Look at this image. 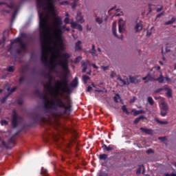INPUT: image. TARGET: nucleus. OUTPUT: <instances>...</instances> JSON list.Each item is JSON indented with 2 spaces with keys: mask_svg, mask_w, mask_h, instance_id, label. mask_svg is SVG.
Segmentation results:
<instances>
[{
  "mask_svg": "<svg viewBox=\"0 0 176 176\" xmlns=\"http://www.w3.org/2000/svg\"><path fill=\"white\" fill-rule=\"evenodd\" d=\"M34 94L38 96L41 100L45 102L44 108L55 116H63L64 115H71L72 112V100L67 98L65 101L58 98L55 101H50L47 99V95L41 92L39 89L34 91Z\"/></svg>",
  "mask_w": 176,
  "mask_h": 176,
  "instance_id": "f257e3e1",
  "label": "nucleus"
},
{
  "mask_svg": "<svg viewBox=\"0 0 176 176\" xmlns=\"http://www.w3.org/2000/svg\"><path fill=\"white\" fill-rule=\"evenodd\" d=\"M49 17L45 16L44 12L39 14V28L42 30L40 33V40L41 42V62L44 65H47V38L50 36V28L49 27Z\"/></svg>",
  "mask_w": 176,
  "mask_h": 176,
  "instance_id": "f03ea898",
  "label": "nucleus"
},
{
  "mask_svg": "<svg viewBox=\"0 0 176 176\" xmlns=\"http://www.w3.org/2000/svg\"><path fill=\"white\" fill-rule=\"evenodd\" d=\"M54 31L56 34V39L58 43L60 45H63V34H64V30L67 28V25H63V19L60 16H54Z\"/></svg>",
  "mask_w": 176,
  "mask_h": 176,
  "instance_id": "7ed1b4c3",
  "label": "nucleus"
},
{
  "mask_svg": "<svg viewBox=\"0 0 176 176\" xmlns=\"http://www.w3.org/2000/svg\"><path fill=\"white\" fill-rule=\"evenodd\" d=\"M56 87L63 93H71V89L68 87V78L66 75L62 77L61 80H58L56 82Z\"/></svg>",
  "mask_w": 176,
  "mask_h": 176,
  "instance_id": "20e7f679",
  "label": "nucleus"
},
{
  "mask_svg": "<svg viewBox=\"0 0 176 176\" xmlns=\"http://www.w3.org/2000/svg\"><path fill=\"white\" fill-rule=\"evenodd\" d=\"M63 60H60L58 61V65L61 67L62 69L64 71V72H65V74H68V72H69V69L68 68V60L71 58V54H63Z\"/></svg>",
  "mask_w": 176,
  "mask_h": 176,
  "instance_id": "39448f33",
  "label": "nucleus"
},
{
  "mask_svg": "<svg viewBox=\"0 0 176 176\" xmlns=\"http://www.w3.org/2000/svg\"><path fill=\"white\" fill-rule=\"evenodd\" d=\"M47 2H52L54 1V0H46ZM36 7L38 9H43V10H46V3L43 0H36Z\"/></svg>",
  "mask_w": 176,
  "mask_h": 176,
  "instance_id": "423d86ee",
  "label": "nucleus"
},
{
  "mask_svg": "<svg viewBox=\"0 0 176 176\" xmlns=\"http://www.w3.org/2000/svg\"><path fill=\"white\" fill-rule=\"evenodd\" d=\"M19 119H20V117H19L16 111H14V113L12 116V120L11 122V124L14 129H16V127L19 126Z\"/></svg>",
  "mask_w": 176,
  "mask_h": 176,
  "instance_id": "0eeeda50",
  "label": "nucleus"
},
{
  "mask_svg": "<svg viewBox=\"0 0 176 176\" xmlns=\"http://www.w3.org/2000/svg\"><path fill=\"white\" fill-rule=\"evenodd\" d=\"M14 141H16V139L14 137H12L8 140V144H6V142L2 141L1 145L4 146V148H6V149H12V147L9 146L11 144H14Z\"/></svg>",
  "mask_w": 176,
  "mask_h": 176,
  "instance_id": "6e6552de",
  "label": "nucleus"
},
{
  "mask_svg": "<svg viewBox=\"0 0 176 176\" xmlns=\"http://www.w3.org/2000/svg\"><path fill=\"white\" fill-rule=\"evenodd\" d=\"M129 80L131 83H140L141 82V77L140 76H129Z\"/></svg>",
  "mask_w": 176,
  "mask_h": 176,
  "instance_id": "1a4fd4ad",
  "label": "nucleus"
},
{
  "mask_svg": "<svg viewBox=\"0 0 176 176\" xmlns=\"http://www.w3.org/2000/svg\"><path fill=\"white\" fill-rule=\"evenodd\" d=\"M46 10H50L52 13H54V1H47Z\"/></svg>",
  "mask_w": 176,
  "mask_h": 176,
  "instance_id": "9d476101",
  "label": "nucleus"
},
{
  "mask_svg": "<svg viewBox=\"0 0 176 176\" xmlns=\"http://www.w3.org/2000/svg\"><path fill=\"white\" fill-rule=\"evenodd\" d=\"M76 19V21H75V23H79L80 24H83V23H85V19H83V16H82V12H77Z\"/></svg>",
  "mask_w": 176,
  "mask_h": 176,
  "instance_id": "9b49d317",
  "label": "nucleus"
},
{
  "mask_svg": "<svg viewBox=\"0 0 176 176\" xmlns=\"http://www.w3.org/2000/svg\"><path fill=\"white\" fill-rule=\"evenodd\" d=\"M81 65L82 67V74H85L86 71L87 70V66L90 65V61L89 60H83L81 62Z\"/></svg>",
  "mask_w": 176,
  "mask_h": 176,
  "instance_id": "f8f14e48",
  "label": "nucleus"
},
{
  "mask_svg": "<svg viewBox=\"0 0 176 176\" xmlns=\"http://www.w3.org/2000/svg\"><path fill=\"white\" fill-rule=\"evenodd\" d=\"M112 32L114 36H116V38H120V39H123V35H121V36L119 37V36H118V34L116 33V21H113V23Z\"/></svg>",
  "mask_w": 176,
  "mask_h": 176,
  "instance_id": "ddd939ff",
  "label": "nucleus"
},
{
  "mask_svg": "<svg viewBox=\"0 0 176 176\" xmlns=\"http://www.w3.org/2000/svg\"><path fill=\"white\" fill-rule=\"evenodd\" d=\"M70 24L72 28H76L78 31H83V27L82 25L78 24V22H72Z\"/></svg>",
  "mask_w": 176,
  "mask_h": 176,
  "instance_id": "4468645a",
  "label": "nucleus"
},
{
  "mask_svg": "<svg viewBox=\"0 0 176 176\" xmlns=\"http://www.w3.org/2000/svg\"><path fill=\"white\" fill-rule=\"evenodd\" d=\"M54 171L58 176H71L68 173L63 172L62 170L58 169L56 166H54Z\"/></svg>",
  "mask_w": 176,
  "mask_h": 176,
  "instance_id": "2eb2a0df",
  "label": "nucleus"
},
{
  "mask_svg": "<svg viewBox=\"0 0 176 176\" xmlns=\"http://www.w3.org/2000/svg\"><path fill=\"white\" fill-rule=\"evenodd\" d=\"M123 27H124V21L123 19H119L118 21V31L120 34L123 32Z\"/></svg>",
  "mask_w": 176,
  "mask_h": 176,
  "instance_id": "dca6fc26",
  "label": "nucleus"
},
{
  "mask_svg": "<svg viewBox=\"0 0 176 176\" xmlns=\"http://www.w3.org/2000/svg\"><path fill=\"white\" fill-rule=\"evenodd\" d=\"M45 78H48V79H49V84H48L47 90L49 91H50L52 90V82L53 80V77H52V75H50V74H47L45 76Z\"/></svg>",
  "mask_w": 176,
  "mask_h": 176,
  "instance_id": "f3484780",
  "label": "nucleus"
},
{
  "mask_svg": "<svg viewBox=\"0 0 176 176\" xmlns=\"http://www.w3.org/2000/svg\"><path fill=\"white\" fill-rule=\"evenodd\" d=\"M102 149H103V151H107V152H110V151H113V146L109 145V146H107V144H102Z\"/></svg>",
  "mask_w": 176,
  "mask_h": 176,
  "instance_id": "a211bd4d",
  "label": "nucleus"
},
{
  "mask_svg": "<svg viewBox=\"0 0 176 176\" xmlns=\"http://www.w3.org/2000/svg\"><path fill=\"white\" fill-rule=\"evenodd\" d=\"M142 80H146L145 83H146V82H152L155 80V78L151 76L150 73H148L145 77L142 78Z\"/></svg>",
  "mask_w": 176,
  "mask_h": 176,
  "instance_id": "6ab92c4d",
  "label": "nucleus"
},
{
  "mask_svg": "<svg viewBox=\"0 0 176 176\" xmlns=\"http://www.w3.org/2000/svg\"><path fill=\"white\" fill-rule=\"evenodd\" d=\"M131 112H133V116L145 113V111L144 110H135V109H133Z\"/></svg>",
  "mask_w": 176,
  "mask_h": 176,
  "instance_id": "aec40b11",
  "label": "nucleus"
},
{
  "mask_svg": "<svg viewBox=\"0 0 176 176\" xmlns=\"http://www.w3.org/2000/svg\"><path fill=\"white\" fill-rule=\"evenodd\" d=\"M79 84L78 81V77H75L74 79L70 83L71 87H78V85Z\"/></svg>",
  "mask_w": 176,
  "mask_h": 176,
  "instance_id": "412c9836",
  "label": "nucleus"
},
{
  "mask_svg": "<svg viewBox=\"0 0 176 176\" xmlns=\"http://www.w3.org/2000/svg\"><path fill=\"white\" fill-rule=\"evenodd\" d=\"M80 45H82V41H78V42L76 43L75 50L76 52H78L79 50H82V46Z\"/></svg>",
  "mask_w": 176,
  "mask_h": 176,
  "instance_id": "4be33fe9",
  "label": "nucleus"
},
{
  "mask_svg": "<svg viewBox=\"0 0 176 176\" xmlns=\"http://www.w3.org/2000/svg\"><path fill=\"white\" fill-rule=\"evenodd\" d=\"M146 120V117L144 116H140L138 118H135V120L133 121L134 124H138V123H140V120Z\"/></svg>",
  "mask_w": 176,
  "mask_h": 176,
  "instance_id": "5701e85b",
  "label": "nucleus"
},
{
  "mask_svg": "<svg viewBox=\"0 0 176 176\" xmlns=\"http://www.w3.org/2000/svg\"><path fill=\"white\" fill-rule=\"evenodd\" d=\"M135 30L136 31V32H140V31L142 30V23H138L135 26Z\"/></svg>",
  "mask_w": 176,
  "mask_h": 176,
  "instance_id": "b1692460",
  "label": "nucleus"
},
{
  "mask_svg": "<svg viewBox=\"0 0 176 176\" xmlns=\"http://www.w3.org/2000/svg\"><path fill=\"white\" fill-rule=\"evenodd\" d=\"M118 80H120V82H122V83H123V85H126V86H129V85H130V82H129V80H123L122 79V77L118 76Z\"/></svg>",
  "mask_w": 176,
  "mask_h": 176,
  "instance_id": "393cba45",
  "label": "nucleus"
},
{
  "mask_svg": "<svg viewBox=\"0 0 176 176\" xmlns=\"http://www.w3.org/2000/svg\"><path fill=\"white\" fill-rule=\"evenodd\" d=\"M161 109H162V111H168V106L167 105V104H166V102H162Z\"/></svg>",
  "mask_w": 176,
  "mask_h": 176,
  "instance_id": "a878e982",
  "label": "nucleus"
},
{
  "mask_svg": "<svg viewBox=\"0 0 176 176\" xmlns=\"http://www.w3.org/2000/svg\"><path fill=\"white\" fill-rule=\"evenodd\" d=\"M141 131H142V133H145L146 134H152V130L151 129H148L146 128H144V127H141L140 128Z\"/></svg>",
  "mask_w": 176,
  "mask_h": 176,
  "instance_id": "bb28decb",
  "label": "nucleus"
},
{
  "mask_svg": "<svg viewBox=\"0 0 176 176\" xmlns=\"http://www.w3.org/2000/svg\"><path fill=\"white\" fill-rule=\"evenodd\" d=\"M142 170V174L145 173V168H144V165H140V167L136 170V174H141V171Z\"/></svg>",
  "mask_w": 176,
  "mask_h": 176,
  "instance_id": "cd10ccee",
  "label": "nucleus"
},
{
  "mask_svg": "<svg viewBox=\"0 0 176 176\" xmlns=\"http://www.w3.org/2000/svg\"><path fill=\"white\" fill-rule=\"evenodd\" d=\"M92 56H97V51L96 50V46L94 44L92 45L91 51L89 52Z\"/></svg>",
  "mask_w": 176,
  "mask_h": 176,
  "instance_id": "c85d7f7f",
  "label": "nucleus"
},
{
  "mask_svg": "<svg viewBox=\"0 0 176 176\" xmlns=\"http://www.w3.org/2000/svg\"><path fill=\"white\" fill-rule=\"evenodd\" d=\"M166 95H167V97H168L169 98H171V97H173V90L168 88V87H167Z\"/></svg>",
  "mask_w": 176,
  "mask_h": 176,
  "instance_id": "c756f323",
  "label": "nucleus"
},
{
  "mask_svg": "<svg viewBox=\"0 0 176 176\" xmlns=\"http://www.w3.org/2000/svg\"><path fill=\"white\" fill-rule=\"evenodd\" d=\"M22 42H23V39H21V38L20 37H18L15 38L14 41L11 42V45H13V43H19L20 45V43H21Z\"/></svg>",
  "mask_w": 176,
  "mask_h": 176,
  "instance_id": "7c9ffc66",
  "label": "nucleus"
},
{
  "mask_svg": "<svg viewBox=\"0 0 176 176\" xmlns=\"http://www.w3.org/2000/svg\"><path fill=\"white\" fill-rule=\"evenodd\" d=\"M90 80V77L89 76L83 75L82 76V82H84L85 85L87 83V81Z\"/></svg>",
  "mask_w": 176,
  "mask_h": 176,
  "instance_id": "2f4dec72",
  "label": "nucleus"
},
{
  "mask_svg": "<svg viewBox=\"0 0 176 176\" xmlns=\"http://www.w3.org/2000/svg\"><path fill=\"white\" fill-rule=\"evenodd\" d=\"M176 19L175 17H173L170 21H168L165 22L166 25H170V24H173V23H175Z\"/></svg>",
  "mask_w": 176,
  "mask_h": 176,
  "instance_id": "473e14b6",
  "label": "nucleus"
},
{
  "mask_svg": "<svg viewBox=\"0 0 176 176\" xmlns=\"http://www.w3.org/2000/svg\"><path fill=\"white\" fill-rule=\"evenodd\" d=\"M155 80H157L159 82V83H163L164 82V77H163V75H160L159 78L155 79Z\"/></svg>",
  "mask_w": 176,
  "mask_h": 176,
  "instance_id": "72a5a7b5",
  "label": "nucleus"
},
{
  "mask_svg": "<svg viewBox=\"0 0 176 176\" xmlns=\"http://www.w3.org/2000/svg\"><path fill=\"white\" fill-rule=\"evenodd\" d=\"M100 160H107L108 159V155L107 154H101L99 155Z\"/></svg>",
  "mask_w": 176,
  "mask_h": 176,
  "instance_id": "f704fd0d",
  "label": "nucleus"
},
{
  "mask_svg": "<svg viewBox=\"0 0 176 176\" xmlns=\"http://www.w3.org/2000/svg\"><path fill=\"white\" fill-rule=\"evenodd\" d=\"M19 46L22 50H27V44L24 42H21V43L19 44Z\"/></svg>",
  "mask_w": 176,
  "mask_h": 176,
  "instance_id": "c9c22d12",
  "label": "nucleus"
},
{
  "mask_svg": "<svg viewBox=\"0 0 176 176\" xmlns=\"http://www.w3.org/2000/svg\"><path fill=\"white\" fill-rule=\"evenodd\" d=\"M155 122H157V123H159L160 124H168V122L167 121H160L159 119L156 118L155 119Z\"/></svg>",
  "mask_w": 176,
  "mask_h": 176,
  "instance_id": "e433bc0d",
  "label": "nucleus"
},
{
  "mask_svg": "<svg viewBox=\"0 0 176 176\" xmlns=\"http://www.w3.org/2000/svg\"><path fill=\"white\" fill-rule=\"evenodd\" d=\"M1 5H6V6L10 9H13V6H14L13 3H11L10 5H9L5 2H0V6Z\"/></svg>",
  "mask_w": 176,
  "mask_h": 176,
  "instance_id": "4c0bfd02",
  "label": "nucleus"
},
{
  "mask_svg": "<svg viewBox=\"0 0 176 176\" xmlns=\"http://www.w3.org/2000/svg\"><path fill=\"white\" fill-rule=\"evenodd\" d=\"M122 110L123 112H125L126 115H129L130 113L129 112V110L127 109V107H126V105H123L122 107Z\"/></svg>",
  "mask_w": 176,
  "mask_h": 176,
  "instance_id": "58836bf2",
  "label": "nucleus"
},
{
  "mask_svg": "<svg viewBox=\"0 0 176 176\" xmlns=\"http://www.w3.org/2000/svg\"><path fill=\"white\" fill-rule=\"evenodd\" d=\"M147 101L148 102V104H150L151 105H153V104H155V102L153 101V98H152V97L149 96L147 98Z\"/></svg>",
  "mask_w": 176,
  "mask_h": 176,
  "instance_id": "ea45409f",
  "label": "nucleus"
},
{
  "mask_svg": "<svg viewBox=\"0 0 176 176\" xmlns=\"http://www.w3.org/2000/svg\"><path fill=\"white\" fill-rule=\"evenodd\" d=\"M8 97H9V94L6 95V96L1 100V104H5V102H6V100H8Z\"/></svg>",
  "mask_w": 176,
  "mask_h": 176,
  "instance_id": "a19ab883",
  "label": "nucleus"
},
{
  "mask_svg": "<svg viewBox=\"0 0 176 176\" xmlns=\"http://www.w3.org/2000/svg\"><path fill=\"white\" fill-rule=\"evenodd\" d=\"M8 72H14V67L13 66H8L7 67Z\"/></svg>",
  "mask_w": 176,
  "mask_h": 176,
  "instance_id": "79ce46f5",
  "label": "nucleus"
},
{
  "mask_svg": "<svg viewBox=\"0 0 176 176\" xmlns=\"http://www.w3.org/2000/svg\"><path fill=\"white\" fill-rule=\"evenodd\" d=\"M163 90H167V85H164L162 88L157 89L156 93H160V91H163Z\"/></svg>",
  "mask_w": 176,
  "mask_h": 176,
  "instance_id": "37998d69",
  "label": "nucleus"
},
{
  "mask_svg": "<svg viewBox=\"0 0 176 176\" xmlns=\"http://www.w3.org/2000/svg\"><path fill=\"white\" fill-rule=\"evenodd\" d=\"M113 99H114L115 102H118V100L120 99V96L119 95V94H116Z\"/></svg>",
  "mask_w": 176,
  "mask_h": 176,
  "instance_id": "c03bdc74",
  "label": "nucleus"
},
{
  "mask_svg": "<svg viewBox=\"0 0 176 176\" xmlns=\"http://www.w3.org/2000/svg\"><path fill=\"white\" fill-rule=\"evenodd\" d=\"M64 23H65V24H70V25H71V23H74V21L70 22L69 21V18H65Z\"/></svg>",
  "mask_w": 176,
  "mask_h": 176,
  "instance_id": "a18cd8bd",
  "label": "nucleus"
},
{
  "mask_svg": "<svg viewBox=\"0 0 176 176\" xmlns=\"http://www.w3.org/2000/svg\"><path fill=\"white\" fill-rule=\"evenodd\" d=\"M98 176H108V174L105 171H100L98 173Z\"/></svg>",
  "mask_w": 176,
  "mask_h": 176,
  "instance_id": "49530a36",
  "label": "nucleus"
},
{
  "mask_svg": "<svg viewBox=\"0 0 176 176\" xmlns=\"http://www.w3.org/2000/svg\"><path fill=\"white\" fill-rule=\"evenodd\" d=\"M96 21L98 23V24H102V19L101 18L96 17Z\"/></svg>",
  "mask_w": 176,
  "mask_h": 176,
  "instance_id": "de8ad7c7",
  "label": "nucleus"
},
{
  "mask_svg": "<svg viewBox=\"0 0 176 176\" xmlns=\"http://www.w3.org/2000/svg\"><path fill=\"white\" fill-rule=\"evenodd\" d=\"M82 60V56H78L75 59V63H80Z\"/></svg>",
  "mask_w": 176,
  "mask_h": 176,
  "instance_id": "09e8293b",
  "label": "nucleus"
},
{
  "mask_svg": "<svg viewBox=\"0 0 176 176\" xmlns=\"http://www.w3.org/2000/svg\"><path fill=\"white\" fill-rule=\"evenodd\" d=\"M36 122H41V120H42V118L41 117V116H39V114H37L36 116Z\"/></svg>",
  "mask_w": 176,
  "mask_h": 176,
  "instance_id": "8fccbe9b",
  "label": "nucleus"
},
{
  "mask_svg": "<svg viewBox=\"0 0 176 176\" xmlns=\"http://www.w3.org/2000/svg\"><path fill=\"white\" fill-rule=\"evenodd\" d=\"M16 102L17 104H19V105H23V99L21 98L17 99Z\"/></svg>",
  "mask_w": 176,
  "mask_h": 176,
  "instance_id": "3c124183",
  "label": "nucleus"
},
{
  "mask_svg": "<svg viewBox=\"0 0 176 176\" xmlns=\"http://www.w3.org/2000/svg\"><path fill=\"white\" fill-rule=\"evenodd\" d=\"M167 115V111H164V110H161V116L164 117Z\"/></svg>",
  "mask_w": 176,
  "mask_h": 176,
  "instance_id": "603ef678",
  "label": "nucleus"
},
{
  "mask_svg": "<svg viewBox=\"0 0 176 176\" xmlns=\"http://www.w3.org/2000/svg\"><path fill=\"white\" fill-rule=\"evenodd\" d=\"M16 14H17V10H15L12 14V20H14L16 17Z\"/></svg>",
  "mask_w": 176,
  "mask_h": 176,
  "instance_id": "864d4df0",
  "label": "nucleus"
},
{
  "mask_svg": "<svg viewBox=\"0 0 176 176\" xmlns=\"http://www.w3.org/2000/svg\"><path fill=\"white\" fill-rule=\"evenodd\" d=\"M25 78H24V77H21V78H19V82L20 84L23 83V82H24V80H25Z\"/></svg>",
  "mask_w": 176,
  "mask_h": 176,
  "instance_id": "5fc2aeb1",
  "label": "nucleus"
},
{
  "mask_svg": "<svg viewBox=\"0 0 176 176\" xmlns=\"http://www.w3.org/2000/svg\"><path fill=\"white\" fill-rule=\"evenodd\" d=\"M95 93H104V90L102 89H95Z\"/></svg>",
  "mask_w": 176,
  "mask_h": 176,
  "instance_id": "6e6d98bb",
  "label": "nucleus"
},
{
  "mask_svg": "<svg viewBox=\"0 0 176 176\" xmlns=\"http://www.w3.org/2000/svg\"><path fill=\"white\" fill-rule=\"evenodd\" d=\"M115 76H116V73H115V72H111V78H113Z\"/></svg>",
  "mask_w": 176,
  "mask_h": 176,
  "instance_id": "4d7b16f0",
  "label": "nucleus"
},
{
  "mask_svg": "<svg viewBox=\"0 0 176 176\" xmlns=\"http://www.w3.org/2000/svg\"><path fill=\"white\" fill-rule=\"evenodd\" d=\"M1 124L2 126H3V124H5V126L8 125V121L4 120H1Z\"/></svg>",
  "mask_w": 176,
  "mask_h": 176,
  "instance_id": "13d9d810",
  "label": "nucleus"
},
{
  "mask_svg": "<svg viewBox=\"0 0 176 176\" xmlns=\"http://www.w3.org/2000/svg\"><path fill=\"white\" fill-rule=\"evenodd\" d=\"M165 176H176V173H165Z\"/></svg>",
  "mask_w": 176,
  "mask_h": 176,
  "instance_id": "bf43d9fd",
  "label": "nucleus"
},
{
  "mask_svg": "<svg viewBox=\"0 0 176 176\" xmlns=\"http://www.w3.org/2000/svg\"><path fill=\"white\" fill-rule=\"evenodd\" d=\"M163 14H164V12H161L160 14H158L156 16L157 19H159L160 17H162V16H163Z\"/></svg>",
  "mask_w": 176,
  "mask_h": 176,
  "instance_id": "052dcab7",
  "label": "nucleus"
},
{
  "mask_svg": "<svg viewBox=\"0 0 176 176\" xmlns=\"http://www.w3.org/2000/svg\"><path fill=\"white\" fill-rule=\"evenodd\" d=\"M72 9H75V8H76V2L74 1L72 5Z\"/></svg>",
  "mask_w": 176,
  "mask_h": 176,
  "instance_id": "680f3d73",
  "label": "nucleus"
},
{
  "mask_svg": "<svg viewBox=\"0 0 176 176\" xmlns=\"http://www.w3.org/2000/svg\"><path fill=\"white\" fill-rule=\"evenodd\" d=\"M146 153H153V150H152V148L148 149Z\"/></svg>",
  "mask_w": 176,
  "mask_h": 176,
  "instance_id": "e2e57ef3",
  "label": "nucleus"
},
{
  "mask_svg": "<svg viewBox=\"0 0 176 176\" xmlns=\"http://www.w3.org/2000/svg\"><path fill=\"white\" fill-rule=\"evenodd\" d=\"M16 87H14L11 89L10 90V93H14V91L16 90Z\"/></svg>",
  "mask_w": 176,
  "mask_h": 176,
  "instance_id": "0e129e2a",
  "label": "nucleus"
},
{
  "mask_svg": "<svg viewBox=\"0 0 176 176\" xmlns=\"http://www.w3.org/2000/svg\"><path fill=\"white\" fill-rule=\"evenodd\" d=\"M93 89V87H91V86H89L87 89V91L89 92V91H91V90Z\"/></svg>",
  "mask_w": 176,
  "mask_h": 176,
  "instance_id": "69168bd1",
  "label": "nucleus"
},
{
  "mask_svg": "<svg viewBox=\"0 0 176 176\" xmlns=\"http://www.w3.org/2000/svg\"><path fill=\"white\" fill-rule=\"evenodd\" d=\"M163 10V6L160 7V8L157 9V12L159 13L160 12H162Z\"/></svg>",
  "mask_w": 176,
  "mask_h": 176,
  "instance_id": "338daca9",
  "label": "nucleus"
},
{
  "mask_svg": "<svg viewBox=\"0 0 176 176\" xmlns=\"http://www.w3.org/2000/svg\"><path fill=\"white\" fill-rule=\"evenodd\" d=\"M158 140H160V141H165L166 137H160L158 138Z\"/></svg>",
  "mask_w": 176,
  "mask_h": 176,
  "instance_id": "774afa93",
  "label": "nucleus"
}]
</instances>
